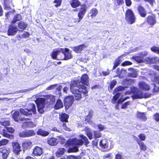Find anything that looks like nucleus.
<instances>
[{"mask_svg":"<svg viewBox=\"0 0 159 159\" xmlns=\"http://www.w3.org/2000/svg\"><path fill=\"white\" fill-rule=\"evenodd\" d=\"M22 145L24 150H27L31 148L32 146V143L29 140H27L22 143Z\"/></svg>","mask_w":159,"mask_h":159,"instance_id":"obj_20","label":"nucleus"},{"mask_svg":"<svg viewBox=\"0 0 159 159\" xmlns=\"http://www.w3.org/2000/svg\"><path fill=\"white\" fill-rule=\"evenodd\" d=\"M63 107V103L60 99H58L54 107L56 109H58Z\"/></svg>","mask_w":159,"mask_h":159,"instance_id":"obj_34","label":"nucleus"},{"mask_svg":"<svg viewBox=\"0 0 159 159\" xmlns=\"http://www.w3.org/2000/svg\"><path fill=\"white\" fill-rule=\"evenodd\" d=\"M87 47V46L85 44H82L73 47L72 48V50L77 53H81L84 49Z\"/></svg>","mask_w":159,"mask_h":159,"instance_id":"obj_16","label":"nucleus"},{"mask_svg":"<svg viewBox=\"0 0 159 159\" xmlns=\"http://www.w3.org/2000/svg\"><path fill=\"white\" fill-rule=\"evenodd\" d=\"M17 26L20 31L22 32L26 29L28 26V24L23 21H20L17 23Z\"/></svg>","mask_w":159,"mask_h":159,"instance_id":"obj_27","label":"nucleus"},{"mask_svg":"<svg viewBox=\"0 0 159 159\" xmlns=\"http://www.w3.org/2000/svg\"><path fill=\"white\" fill-rule=\"evenodd\" d=\"M70 89L71 92L77 89L83 90H82L83 94L85 95V96L87 95L88 91L87 87L83 84H80L79 80H75L72 81L70 85Z\"/></svg>","mask_w":159,"mask_h":159,"instance_id":"obj_2","label":"nucleus"},{"mask_svg":"<svg viewBox=\"0 0 159 159\" xmlns=\"http://www.w3.org/2000/svg\"><path fill=\"white\" fill-rule=\"evenodd\" d=\"M75 141V146H82L84 143L83 140L81 139H77V138H74Z\"/></svg>","mask_w":159,"mask_h":159,"instance_id":"obj_43","label":"nucleus"},{"mask_svg":"<svg viewBox=\"0 0 159 159\" xmlns=\"http://www.w3.org/2000/svg\"><path fill=\"white\" fill-rule=\"evenodd\" d=\"M13 4L12 0H3L2 5L5 10H9Z\"/></svg>","mask_w":159,"mask_h":159,"instance_id":"obj_21","label":"nucleus"},{"mask_svg":"<svg viewBox=\"0 0 159 159\" xmlns=\"http://www.w3.org/2000/svg\"><path fill=\"white\" fill-rule=\"evenodd\" d=\"M128 76L130 77L135 78L137 76V74L136 71H133L128 73Z\"/></svg>","mask_w":159,"mask_h":159,"instance_id":"obj_52","label":"nucleus"},{"mask_svg":"<svg viewBox=\"0 0 159 159\" xmlns=\"http://www.w3.org/2000/svg\"><path fill=\"white\" fill-rule=\"evenodd\" d=\"M80 89H77L75 90V91L73 90L71 93L74 95V99L76 101H79L82 98L81 93H82V91L80 90Z\"/></svg>","mask_w":159,"mask_h":159,"instance_id":"obj_17","label":"nucleus"},{"mask_svg":"<svg viewBox=\"0 0 159 159\" xmlns=\"http://www.w3.org/2000/svg\"><path fill=\"white\" fill-rule=\"evenodd\" d=\"M14 18L16 19V20H17V21H20L22 19V17L21 15L20 14H16Z\"/></svg>","mask_w":159,"mask_h":159,"instance_id":"obj_57","label":"nucleus"},{"mask_svg":"<svg viewBox=\"0 0 159 159\" xmlns=\"http://www.w3.org/2000/svg\"><path fill=\"white\" fill-rule=\"evenodd\" d=\"M2 131L3 132L2 134L3 137L11 139H13V135L8 134L5 129H3Z\"/></svg>","mask_w":159,"mask_h":159,"instance_id":"obj_38","label":"nucleus"},{"mask_svg":"<svg viewBox=\"0 0 159 159\" xmlns=\"http://www.w3.org/2000/svg\"><path fill=\"white\" fill-rule=\"evenodd\" d=\"M84 131L85 132L86 135L89 139L91 140L93 138V132L90 129L87 127H86L84 129Z\"/></svg>","mask_w":159,"mask_h":159,"instance_id":"obj_29","label":"nucleus"},{"mask_svg":"<svg viewBox=\"0 0 159 159\" xmlns=\"http://www.w3.org/2000/svg\"><path fill=\"white\" fill-rule=\"evenodd\" d=\"M80 137L81 139L83 142H84L85 145L87 146L90 143L87 138L83 134L80 135Z\"/></svg>","mask_w":159,"mask_h":159,"instance_id":"obj_40","label":"nucleus"},{"mask_svg":"<svg viewBox=\"0 0 159 159\" xmlns=\"http://www.w3.org/2000/svg\"><path fill=\"white\" fill-rule=\"evenodd\" d=\"M47 143L50 146H54L57 145L58 143L57 139L53 137H48L47 139Z\"/></svg>","mask_w":159,"mask_h":159,"instance_id":"obj_24","label":"nucleus"},{"mask_svg":"<svg viewBox=\"0 0 159 159\" xmlns=\"http://www.w3.org/2000/svg\"><path fill=\"white\" fill-rule=\"evenodd\" d=\"M61 51L64 56L63 57L62 55L61 57H59L58 60H66L73 58V56L71 54V52L70 51L69 49L67 48H65L64 49L61 48Z\"/></svg>","mask_w":159,"mask_h":159,"instance_id":"obj_7","label":"nucleus"},{"mask_svg":"<svg viewBox=\"0 0 159 159\" xmlns=\"http://www.w3.org/2000/svg\"><path fill=\"white\" fill-rule=\"evenodd\" d=\"M116 83L117 81L115 79H114L111 81L109 83V85L108 86V90H112L113 88L116 84Z\"/></svg>","mask_w":159,"mask_h":159,"instance_id":"obj_41","label":"nucleus"},{"mask_svg":"<svg viewBox=\"0 0 159 159\" xmlns=\"http://www.w3.org/2000/svg\"><path fill=\"white\" fill-rule=\"evenodd\" d=\"M123 56H124L123 54L121 56L118 57L114 61L113 63V66L112 67V70L115 69L117 66H118L121 62V60L120 58Z\"/></svg>","mask_w":159,"mask_h":159,"instance_id":"obj_31","label":"nucleus"},{"mask_svg":"<svg viewBox=\"0 0 159 159\" xmlns=\"http://www.w3.org/2000/svg\"><path fill=\"white\" fill-rule=\"evenodd\" d=\"M132 64V63L130 61H125L123 62L121 65L123 66H126L130 65Z\"/></svg>","mask_w":159,"mask_h":159,"instance_id":"obj_55","label":"nucleus"},{"mask_svg":"<svg viewBox=\"0 0 159 159\" xmlns=\"http://www.w3.org/2000/svg\"><path fill=\"white\" fill-rule=\"evenodd\" d=\"M68 115L65 113H63L60 116V120L62 122H68Z\"/></svg>","mask_w":159,"mask_h":159,"instance_id":"obj_36","label":"nucleus"},{"mask_svg":"<svg viewBox=\"0 0 159 159\" xmlns=\"http://www.w3.org/2000/svg\"><path fill=\"white\" fill-rule=\"evenodd\" d=\"M69 3L71 6L73 8H76L79 6V8L73 10V11H79L77 16L78 18L74 21L75 23L80 22L84 16L87 12L88 7L85 4L81 5V3L79 0H70Z\"/></svg>","mask_w":159,"mask_h":159,"instance_id":"obj_1","label":"nucleus"},{"mask_svg":"<svg viewBox=\"0 0 159 159\" xmlns=\"http://www.w3.org/2000/svg\"><path fill=\"white\" fill-rule=\"evenodd\" d=\"M43 153V150L42 148L37 146H35L33 149L32 154L35 156H40Z\"/></svg>","mask_w":159,"mask_h":159,"instance_id":"obj_18","label":"nucleus"},{"mask_svg":"<svg viewBox=\"0 0 159 159\" xmlns=\"http://www.w3.org/2000/svg\"><path fill=\"white\" fill-rule=\"evenodd\" d=\"M93 133L95 138H99L101 137V133L98 131H93Z\"/></svg>","mask_w":159,"mask_h":159,"instance_id":"obj_50","label":"nucleus"},{"mask_svg":"<svg viewBox=\"0 0 159 159\" xmlns=\"http://www.w3.org/2000/svg\"><path fill=\"white\" fill-rule=\"evenodd\" d=\"M0 153L2 154V157L3 159H6L10 153V149L6 147H2L0 148Z\"/></svg>","mask_w":159,"mask_h":159,"instance_id":"obj_14","label":"nucleus"},{"mask_svg":"<svg viewBox=\"0 0 159 159\" xmlns=\"http://www.w3.org/2000/svg\"><path fill=\"white\" fill-rule=\"evenodd\" d=\"M126 5L127 7L130 6L132 4V2L130 0H125Z\"/></svg>","mask_w":159,"mask_h":159,"instance_id":"obj_62","label":"nucleus"},{"mask_svg":"<svg viewBox=\"0 0 159 159\" xmlns=\"http://www.w3.org/2000/svg\"><path fill=\"white\" fill-rule=\"evenodd\" d=\"M74 138L68 139L65 144L66 148H69L68 150V152H77L78 150L77 148L75 147Z\"/></svg>","mask_w":159,"mask_h":159,"instance_id":"obj_6","label":"nucleus"},{"mask_svg":"<svg viewBox=\"0 0 159 159\" xmlns=\"http://www.w3.org/2000/svg\"><path fill=\"white\" fill-rule=\"evenodd\" d=\"M136 117L142 121H145L147 120L145 113L144 112H138L136 114Z\"/></svg>","mask_w":159,"mask_h":159,"instance_id":"obj_28","label":"nucleus"},{"mask_svg":"<svg viewBox=\"0 0 159 159\" xmlns=\"http://www.w3.org/2000/svg\"><path fill=\"white\" fill-rule=\"evenodd\" d=\"M133 59L138 63L144 62L143 57L139 56H135L133 57Z\"/></svg>","mask_w":159,"mask_h":159,"instance_id":"obj_42","label":"nucleus"},{"mask_svg":"<svg viewBox=\"0 0 159 159\" xmlns=\"http://www.w3.org/2000/svg\"><path fill=\"white\" fill-rule=\"evenodd\" d=\"M9 142V140L6 139H2L0 140V146L7 145Z\"/></svg>","mask_w":159,"mask_h":159,"instance_id":"obj_48","label":"nucleus"},{"mask_svg":"<svg viewBox=\"0 0 159 159\" xmlns=\"http://www.w3.org/2000/svg\"><path fill=\"white\" fill-rule=\"evenodd\" d=\"M36 133L33 130H25L20 132L19 134L20 137L25 138L34 136Z\"/></svg>","mask_w":159,"mask_h":159,"instance_id":"obj_8","label":"nucleus"},{"mask_svg":"<svg viewBox=\"0 0 159 159\" xmlns=\"http://www.w3.org/2000/svg\"><path fill=\"white\" fill-rule=\"evenodd\" d=\"M154 119L157 122L159 121V113H155L154 115Z\"/></svg>","mask_w":159,"mask_h":159,"instance_id":"obj_56","label":"nucleus"},{"mask_svg":"<svg viewBox=\"0 0 159 159\" xmlns=\"http://www.w3.org/2000/svg\"><path fill=\"white\" fill-rule=\"evenodd\" d=\"M58 85V84H55L52 85H51L49 86L46 89L47 90H51L52 89H55V88L57 87Z\"/></svg>","mask_w":159,"mask_h":159,"instance_id":"obj_54","label":"nucleus"},{"mask_svg":"<svg viewBox=\"0 0 159 159\" xmlns=\"http://www.w3.org/2000/svg\"><path fill=\"white\" fill-rule=\"evenodd\" d=\"M89 77L86 74L83 75L80 78V83H81L83 85L85 84L87 85L88 83V79Z\"/></svg>","mask_w":159,"mask_h":159,"instance_id":"obj_30","label":"nucleus"},{"mask_svg":"<svg viewBox=\"0 0 159 159\" xmlns=\"http://www.w3.org/2000/svg\"><path fill=\"white\" fill-rule=\"evenodd\" d=\"M61 52V48L59 49L56 50H53L51 54V56L52 59L58 60H58L59 58H57V56L60 54V52Z\"/></svg>","mask_w":159,"mask_h":159,"instance_id":"obj_25","label":"nucleus"},{"mask_svg":"<svg viewBox=\"0 0 159 159\" xmlns=\"http://www.w3.org/2000/svg\"><path fill=\"white\" fill-rule=\"evenodd\" d=\"M74 101V99L73 96H68L66 97L64 100L65 109H68L72 105Z\"/></svg>","mask_w":159,"mask_h":159,"instance_id":"obj_10","label":"nucleus"},{"mask_svg":"<svg viewBox=\"0 0 159 159\" xmlns=\"http://www.w3.org/2000/svg\"><path fill=\"white\" fill-rule=\"evenodd\" d=\"M125 19L127 23L130 25L135 22L136 18L131 9H128L126 10L125 14Z\"/></svg>","mask_w":159,"mask_h":159,"instance_id":"obj_5","label":"nucleus"},{"mask_svg":"<svg viewBox=\"0 0 159 159\" xmlns=\"http://www.w3.org/2000/svg\"><path fill=\"white\" fill-rule=\"evenodd\" d=\"M151 50L153 52L159 54V47L153 46L150 48Z\"/></svg>","mask_w":159,"mask_h":159,"instance_id":"obj_45","label":"nucleus"},{"mask_svg":"<svg viewBox=\"0 0 159 159\" xmlns=\"http://www.w3.org/2000/svg\"><path fill=\"white\" fill-rule=\"evenodd\" d=\"M120 93H117L114 95L112 99V103H115L116 102L117 100L120 97Z\"/></svg>","mask_w":159,"mask_h":159,"instance_id":"obj_46","label":"nucleus"},{"mask_svg":"<svg viewBox=\"0 0 159 159\" xmlns=\"http://www.w3.org/2000/svg\"><path fill=\"white\" fill-rule=\"evenodd\" d=\"M131 102L130 101H128L124 103L122 105L121 108L122 109H125L128 105H131Z\"/></svg>","mask_w":159,"mask_h":159,"instance_id":"obj_49","label":"nucleus"},{"mask_svg":"<svg viewBox=\"0 0 159 159\" xmlns=\"http://www.w3.org/2000/svg\"><path fill=\"white\" fill-rule=\"evenodd\" d=\"M38 108V112L40 114H43L44 112L43 108L44 107H37Z\"/></svg>","mask_w":159,"mask_h":159,"instance_id":"obj_59","label":"nucleus"},{"mask_svg":"<svg viewBox=\"0 0 159 159\" xmlns=\"http://www.w3.org/2000/svg\"><path fill=\"white\" fill-rule=\"evenodd\" d=\"M139 137V138L140 140L141 141H145V140L146 137L143 134H140L138 135Z\"/></svg>","mask_w":159,"mask_h":159,"instance_id":"obj_58","label":"nucleus"},{"mask_svg":"<svg viewBox=\"0 0 159 159\" xmlns=\"http://www.w3.org/2000/svg\"><path fill=\"white\" fill-rule=\"evenodd\" d=\"M115 159H124L122 155L118 153L115 155Z\"/></svg>","mask_w":159,"mask_h":159,"instance_id":"obj_61","label":"nucleus"},{"mask_svg":"<svg viewBox=\"0 0 159 159\" xmlns=\"http://www.w3.org/2000/svg\"><path fill=\"white\" fill-rule=\"evenodd\" d=\"M20 113L26 116H31L32 111L34 114H36V111L35 104L34 103H30L28 105V108L23 109L21 108L20 109Z\"/></svg>","mask_w":159,"mask_h":159,"instance_id":"obj_4","label":"nucleus"},{"mask_svg":"<svg viewBox=\"0 0 159 159\" xmlns=\"http://www.w3.org/2000/svg\"><path fill=\"white\" fill-rule=\"evenodd\" d=\"M153 81L156 83H159V76H155L153 78Z\"/></svg>","mask_w":159,"mask_h":159,"instance_id":"obj_64","label":"nucleus"},{"mask_svg":"<svg viewBox=\"0 0 159 159\" xmlns=\"http://www.w3.org/2000/svg\"><path fill=\"white\" fill-rule=\"evenodd\" d=\"M109 142L108 140L105 139L101 140L99 142V146L102 149L108 148Z\"/></svg>","mask_w":159,"mask_h":159,"instance_id":"obj_26","label":"nucleus"},{"mask_svg":"<svg viewBox=\"0 0 159 159\" xmlns=\"http://www.w3.org/2000/svg\"><path fill=\"white\" fill-rule=\"evenodd\" d=\"M137 143L139 145L140 149L141 150L145 151L147 149V146L145 145L144 143L140 141L139 139H138L137 140Z\"/></svg>","mask_w":159,"mask_h":159,"instance_id":"obj_35","label":"nucleus"},{"mask_svg":"<svg viewBox=\"0 0 159 159\" xmlns=\"http://www.w3.org/2000/svg\"><path fill=\"white\" fill-rule=\"evenodd\" d=\"M145 21L151 27H152L157 23L156 16L154 14L148 16L145 19Z\"/></svg>","mask_w":159,"mask_h":159,"instance_id":"obj_9","label":"nucleus"},{"mask_svg":"<svg viewBox=\"0 0 159 159\" xmlns=\"http://www.w3.org/2000/svg\"><path fill=\"white\" fill-rule=\"evenodd\" d=\"M5 128L7 132L11 134L14 133L15 130L12 127H5Z\"/></svg>","mask_w":159,"mask_h":159,"instance_id":"obj_53","label":"nucleus"},{"mask_svg":"<svg viewBox=\"0 0 159 159\" xmlns=\"http://www.w3.org/2000/svg\"><path fill=\"white\" fill-rule=\"evenodd\" d=\"M98 13V11L96 8H92L90 10L89 14L92 18L95 17Z\"/></svg>","mask_w":159,"mask_h":159,"instance_id":"obj_32","label":"nucleus"},{"mask_svg":"<svg viewBox=\"0 0 159 159\" xmlns=\"http://www.w3.org/2000/svg\"><path fill=\"white\" fill-rule=\"evenodd\" d=\"M98 127L99 131H101L103 130L104 129V127L103 125L101 124H99L98 125Z\"/></svg>","mask_w":159,"mask_h":159,"instance_id":"obj_63","label":"nucleus"},{"mask_svg":"<svg viewBox=\"0 0 159 159\" xmlns=\"http://www.w3.org/2000/svg\"><path fill=\"white\" fill-rule=\"evenodd\" d=\"M65 149L64 148H60L58 149V151L56 152L57 156L60 157L63 155L65 152Z\"/></svg>","mask_w":159,"mask_h":159,"instance_id":"obj_44","label":"nucleus"},{"mask_svg":"<svg viewBox=\"0 0 159 159\" xmlns=\"http://www.w3.org/2000/svg\"><path fill=\"white\" fill-rule=\"evenodd\" d=\"M92 112L89 111L88 114L86 116L85 118V121L90 124H91L92 123V121L91 120L92 116Z\"/></svg>","mask_w":159,"mask_h":159,"instance_id":"obj_37","label":"nucleus"},{"mask_svg":"<svg viewBox=\"0 0 159 159\" xmlns=\"http://www.w3.org/2000/svg\"><path fill=\"white\" fill-rule=\"evenodd\" d=\"M61 0H55L53 2L54 3H56V4L55 5V6L56 7H57L61 5Z\"/></svg>","mask_w":159,"mask_h":159,"instance_id":"obj_51","label":"nucleus"},{"mask_svg":"<svg viewBox=\"0 0 159 159\" xmlns=\"http://www.w3.org/2000/svg\"><path fill=\"white\" fill-rule=\"evenodd\" d=\"M0 124L1 125L4 126L5 127L6 126L10 125V122L9 120H4L2 121H0Z\"/></svg>","mask_w":159,"mask_h":159,"instance_id":"obj_47","label":"nucleus"},{"mask_svg":"<svg viewBox=\"0 0 159 159\" xmlns=\"http://www.w3.org/2000/svg\"><path fill=\"white\" fill-rule=\"evenodd\" d=\"M12 151L16 155H19L21 151L20 144L18 142H13L11 143Z\"/></svg>","mask_w":159,"mask_h":159,"instance_id":"obj_11","label":"nucleus"},{"mask_svg":"<svg viewBox=\"0 0 159 159\" xmlns=\"http://www.w3.org/2000/svg\"><path fill=\"white\" fill-rule=\"evenodd\" d=\"M138 85L140 89L145 91H148L150 89L149 85L143 81L139 82Z\"/></svg>","mask_w":159,"mask_h":159,"instance_id":"obj_19","label":"nucleus"},{"mask_svg":"<svg viewBox=\"0 0 159 159\" xmlns=\"http://www.w3.org/2000/svg\"><path fill=\"white\" fill-rule=\"evenodd\" d=\"M12 117L14 120L16 122H21L24 120H30V119L23 117L20 118V117L19 112L18 111H15L12 115Z\"/></svg>","mask_w":159,"mask_h":159,"instance_id":"obj_12","label":"nucleus"},{"mask_svg":"<svg viewBox=\"0 0 159 159\" xmlns=\"http://www.w3.org/2000/svg\"><path fill=\"white\" fill-rule=\"evenodd\" d=\"M138 13L140 16L142 18H145L147 15V12L144 7L141 5H139L137 7Z\"/></svg>","mask_w":159,"mask_h":159,"instance_id":"obj_13","label":"nucleus"},{"mask_svg":"<svg viewBox=\"0 0 159 159\" xmlns=\"http://www.w3.org/2000/svg\"><path fill=\"white\" fill-rule=\"evenodd\" d=\"M17 31L18 28L16 26L10 25L8 27L7 34L8 36L14 35Z\"/></svg>","mask_w":159,"mask_h":159,"instance_id":"obj_15","label":"nucleus"},{"mask_svg":"<svg viewBox=\"0 0 159 159\" xmlns=\"http://www.w3.org/2000/svg\"><path fill=\"white\" fill-rule=\"evenodd\" d=\"M23 125L26 127L32 128L35 126L34 123L31 121L24 122L23 123Z\"/></svg>","mask_w":159,"mask_h":159,"instance_id":"obj_39","label":"nucleus"},{"mask_svg":"<svg viewBox=\"0 0 159 159\" xmlns=\"http://www.w3.org/2000/svg\"><path fill=\"white\" fill-rule=\"evenodd\" d=\"M157 57H146L144 59V62L146 64H153L156 63L157 61Z\"/></svg>","mask_w":159,"mask_h":159,"instance_id":"obj_23","label":"nucleus"},{"mask_svg":"<svg viewBox=\"0 0 159 159\" xmlns=\"http://www.w3.org/2000/svg\"><path fill=\"white\" fill-rule=\"evenodd\" d=\"M130 91L134 94L131 96L133 99H141L143 98H148L150 97L151 95V94L147 93H145L143 95L142 92L135 87H133L131 88Z\"/></svg>","mask_w":159,"mask_h":159,"instance_id":"obj_3","label":"nucleus"},{"mask_svg":"<svg viewBox=\"0 0 159 159\" xmlns=\"http://www.w3.org/2000/svg\"><path fill=\"white\" fill-rule=\"evenodd\" d=\"M30 35V34L28 32L26 31L24 34H22V36L23 38H26L29 37Z\"/></svg>","mask_w":159,"mask_h":159,"instance_id":"obj_60","label":"nucleus"},{"mask_svg":"<svg viewBox=\"0 0 159 159\" xmlns=\"http://www.w3.org/2000/svg\"><path fill=\"white\" fill-rule=\"evenodd\" d=\"M37 107H45L46 99L43 98H38L35 100Z\"/></svg>","mask_w":159,"mask_h":159,"instance_id":"obj_22","label":"nucleus"},{"mask_svg":"<svg viewBox=\"0 0 159 159\" xmlns=\"http://www.w3.org/2000/svg\"><path fill=\"white\" fill-rule=\"evenodd\" d=\"M49 133V132L44 131L41 129H39L37 132V134L38 135L43 136H46L48 135Z\"/></svg>","mask_w":159,"mask_h":159,"instance_id":"obj_33","label":"nucleus"}]
</instances>
